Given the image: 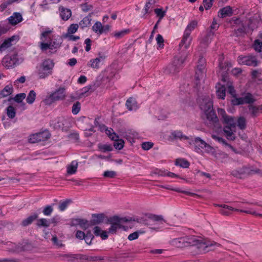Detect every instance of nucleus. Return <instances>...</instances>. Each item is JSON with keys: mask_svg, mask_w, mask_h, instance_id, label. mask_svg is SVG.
<instances>
[{"mask_svg": "<svg viewBox=\"0 0 262 262\" xmlns=\"http://www.w3.org/2000/svg\"><path fill=\"white\" fill-rule=\"evenodd\" d=\"M206 119L210 122L215 123L218 122V118L213 108L204 112Z\"/></svg>", "mask_w": 262, "mask_h": 262, "instance_id": "393cba45", "label": "nucleus"}, {"mask_svg": "<svg viewBox=\"0 0 262 262\" xmlns=\"http://www.w3.org/2000/svg\"><path fill=\"white\" fill-rule=\"evenodd\" d=\"M219 206L223 208L220 210V213L224 215H229L230 214V211H239L241 212H244L246 213L250 214L256 216H262V214L257 213L254 211H252L250 210H244L242 209H235L232 207L228 206L227 205H220Z\"/></svg>", "mask_w": 262, "mask_h": 262, "instance_id": "f8f14e48", "label": "nucleus"}, {"mask_svg": "<svg viewBox=\"0 0 262 262\" xmlns=\"http://www.w3.org/2000/svg\"><path fill=\"white\" fill-rule=\"evenodd\" d=\"M18 59L17 54L6 55L2 59V63L7 69L14 68L18 63Z\"/></svg>", "mask_w": 262, "mask_h": 262, "instance_id": "2eb2a0df", "label": "nucleus"}, {"mask_svg": "<svg viewBox=\"0 0 262 262\" xmlns=\"http://www.w3.org/2000/svg\"><path fill=\"white\" fill-rule=\"evenodd\" d=\"M65 97L66 89L63 87H60L46 98L45 102L46 104L50 105L55 101L63 100Z\"/></svg>", "mask_w": 262, "mask_h": 262, "instance_id": "9b49d317", "label": "nucleus"}, {"mask_svg": "<svg viewBox=\"0 0 262 262\" xmlns=\"http://www.w3.org/2000/svg\"><path fill=\"white\" fill-rule=\"evenodd\" d=\"M19 39V36L13 35L5 39L3 43L0 45V52L4 51L7 49L11 47L13 45L15 44Z\"/></svg>", "mask_w": 262, "mask_h": 262, "instance_id": "a211bd4d", "label": "nucleus"}, {"mask_svg": "<svg viewBox=\"0 0 262 262\" xmlns=\"http://www.w3.org/2000/svg\"><path fill=\"white\" fill-rule=\"evenodd\" d=\"M219 113L222 115L224 122L226 125L231 126L233 128H236V124L234 117L227 115L226 112L223 109H220Z\"/></svg>", "mask_w": 262, "mask_h": 262, "instance_id": "aec40b11", "label": "nucleus"}, {"mask_svg": "<svg viewBox=\"0 0 262 262\" xmlns=\"http://www.w3.org/2000/svg\"><path fill=\"white\" fill-rule=\"evenodd\" d=\"M51 225V222L49 220L45 218H41L37 220L36 225L39 227L48 228Z\"/></svg>", "mask_w": 262, "mask_h": 262, "instance_id": "f704fd0d", "label": "nucleus"}, {"mask_svg": "<svg viewBox=\"0 0 262 262\" xmlns=\"http://www.w3.org/2000/svg\"><path fill=\"white\" fill-rule=\"evenodd\" d=\"M235 130L236 128H233L232 126L229 125H225L223 129L227 138L231 140H234L235 139V137L234 135Z\"/></svg>", "mask_w": 262, "mask_h": 262, "instance_id": "5701e85b", "label": "nucleus"}, {"mask_svg": "<svg viewBox=\"0 0 262 262\" xmlns=\"http://www.w3.org/2000/svg\"><path fill=\"white\" fill-rule=\"evenodd\" d=\"M200 109L204 112L213 108L212 102L209 97H204L200 102Z\"/></svg>", "mask_w": 262, "mask_h": 262, "instance_id": "412c9836", "label": "nucleus"}, {"mask_svg": "<svg viewBox=\"0 0 262 262\" xmlns=\"http://www.w3.org/2000/svg\"><path fill=\"white\" fill-rule=\"evenodd\" d=\"M211 137L215 140L219 142L222 143L223 145H224L226 146H229L231 149H233V147L231 145L229 144L226 142V141L225 139H224L223 138L219 137L218 136L215 135H212L211 136Z\"/></svg>", "mask_w": 262, "mask_h": 262, "instance_id": "09e8293b", "label": "nucleus"}, {"mask_svg": "<svg viewBox=\"0 0 262 262\" xmlns=\"http://www.w3.org/2000/svg\"><path fill=\"white\" fill-rule=\"evenodd\" d=\"M13 92V88L11 85H6L0 92L5 95V97H7L11 95Z\"/></svg>", "mask_w": 262, "mask_h": 262, "instance_id": "37998d69", "label": "nucleus"}, {"mask_svg": "<svg viewBox=\"0 0 262 262\" xmlns=\"http://www.w3.org/2000/svg\"><path fill=\"white\" fill-rule=\"evenodd\" d=\"M219 15L221 17L224 18L228 16H231L233 14L232 9L230 6H227L220 9Z\"/></svg>", "mask_w": 262, "mask_h": 262, "instance_id": "c85d7f7f", "label": "nucleus"}, {"mask_svg": "<svg viewBox=\"0 0 262 262\" xmlns=\"http://www.w3.org/2000/svg\"><path fill=\"white\" fill-rule=\"evenodd\" d=\"M255 101V99L253 95L250 93H247L243 97L233 98L231 100V104L233 105H239L245 103L251 104L254 103Z\"/></svg>", "mask_w": 262, "mask_h": 262, "instance_id": "ddd939ff", "label": "nucleus"}, {"mask_svg": "<svg viewBox=\"0 0 262 262\" xmlns=\"http://www.w3.org/2000/svg\"><path fill=\"white\" fill-rule=\"evenodd\" d=\"M125 105L127 108L130 111L136 110L138 108L136 100L133 97H129L126 100Z\"/></svg>", "mask_w": 262, "mask_h": 262, "instance_id": "a878e982", "label": "nucleus"}, {"mask_svg": "<svg viewBox=\"0 0 262 262\" xmlns=\"http://www.w3.org/2000/svg\"><path fill=\"white\" fill-rule=\"evenodd\" d=\"M164 189H168V190H171L179 192H182L183 193H184L185 194L190 195V196H194V195H196L195 193H194L192 192H190L186 191H181L179 189L171 188L169 187V185H165Z\"/></svg>", "mask_w": 262, "mask_h": 262, "instance_id": "6e6d98bb", "label": "nucleus"}, {"mask_svg": "<svg viewBox=\"0 0 262 262\" xmlns=\"http://www.w3.org/2000/svg\"><path fill=\"white\" fill-rule=\"evenodd\" d=\"M105 133L111 140H115V138H119V136L113 131L112 128L106 129Z\"/></svg>", "mask_w": 262, "mask_h": 262, "instance_id": "13d9d810", "label": "nucleus"}, {"mask_svg": "<svg viewBox=\"0 0 262 262\" xmlns=\"http://www.w3.org/2000/svg\"><path fill=\"white\" fill-rule=\"evenodd\" d=\"M79 223L80 227L83 230H86L89 227H91L90 225V221L89 222L88 220L85 219H81Z\"/></svg>", "mask_w": 262, "mask_h": 262, "instance_id": "bf43d9fd", "label": "nucleus"}, {"mask_svg": "<svg viewBox=\"0 0 262 262\" xmlns=\"http://www.w3.org/2000/svg\"><path fill=\"white\" fill-rule=\"evenodd\" d=\"M79 28V25L77 24H71L67 29V32L64 35L73 34L77 32Z\"/></svg>", "mask_w": 262, "mask_h": 262, "instance_id": "c03bdc74", "label": "nucleus"}, {"mask_svg": "<svg viewBox=\"0 0 262 262\" xmlns=\"http://www.w3.org/2000/svg\"><path fill=\"white\" fill-rule=\"evenodd\" d=\"M92 30L95 32L99 34H103L102 25L99 21H97L93 26Z\"/></svg>", "mask_w": 262, "mask_h": 262, "instance_id": "de8ad7c7", "label": "nucleus"}, {"mask_svg": "<svg viewBox=\"0 0 262 262\" xmlns=\"http://www.w3.org/2000/svg\"><path fill=\"white\" fill-rule=\"evenodd\" d=\"M191 39L190 35H187L186 33H184L182 39L179 44L180 52L179 55H183L185 52L188 54L186 50L189 47Z\"/></svg>", "mask_w": 262, "mask_h": 262, "instance_id": "f3484780", "label": "nucleus"}, {"mask_svg": "<svg viewBox=\"0 0 262 262\" xmlns=\"http://www.w3.org/2000/svg\"><path fill=\"white\" fill-rule=\"evenodd\" d=\"M232 66L231 62L224 61L223 55H221L219 58V74L221 76V80L226 82L228 79V75L230 68Z\"/></svg>", "mask_w": 262, "mask_h": 262, "instance_id": "0eeeda50", "label": "nucleus"}, {"mask_svg": "<svg viewBox=\"0 0 262 262\" xmlns=\"http://www.w3.org/2000/svg\"><path fill=\"white\" fill-rule=\"evenodd\" d=\"M230 23L233 27H236L238 25H240L243 22L237 17H233L230 20Z\"/></svg>", "mask_w": 262, "mask_h": 262, "instance_id": "4d7b16f0", "label": "nucleus"}, {"mask_svg": "<svg viewBox=\"0 0 262 262\" xmlns=\"http://www.w3.org/2000/svg\"><path fill=\"white\" fill-rule=\"evenodd\" d=\"M171 137L174 139L187 140L188 137L183 134L180 130H174L171 133Z\"/></svg>", "mask_w": 262, "mask_h": 262, "instance_id": "473e14b6", "label": "nucleus"}, {"mask_svg": "<svg viewBox=\"0 0 262 262\" xmlns=\"http://www.w3.org/2000/svg\"><path fill=\"white\" fill-rule=\"evenodd\" d=\"M98 148L99 150L103 152L111 151L113 150V148L111 144L99 143L98 145Z\"/></svg>", "mask_w": 262, "mask_h": 262, "instance_id": "c9c22d12", "label": "nucleus"}, {"mask_svg": "<svg viewBox=\"0 0 262 262\" xmlns=\"http://www.w3.org/2000/svg\"><path fill=\"white\" fill-rule=\"evenodd\" d=\"M6 113L9 118L13 119L16 116V109L13 106L9 105L6 108Z\"/></svg>", "mask_w": 262, "mask_h": 262, "instance_id": "58836bf2", "label": "nucleus"}, {"mask_svg": "<svg viewBox=\"0 0 262 262\" xmlns=\"http://www.w3.org/2000/svg\"><path fill=\"white\" fill-rule=\"evenodd\" d=\"M52 32V31L49 29L43 32L40 35V39L42 40L40 42L39 48L42 51H46L47 50H54L59 48L62 43V39L60 38H49V40L46 39Z\"/></svg>", "mask_w": 262, "mask_h": 262, "instance_id": "7ed1b4c3", "label": "nucleus"}, {"mask_svg": "<svg viewBox=\"0 0 262 262\" xmlns=\"http://www.w3.org/2000/svg\"><path fill=\"white\" fill-rule=\"evenodd\" d=\"M22 20L23 17L21 14L18 12H14L12 16L9 17V23H8L9 25L10 24L15 25L21 21Z\"/></svg>", "mask_w": 262, "mask_h": 262, "instance_id": "b1692460", "label": "nucleus"}, {"mask_svg": "<svg viewBox=\"0 0 262 262\" xmlns=\"http://www.w3.org/2000/svg\"><path fill=\"white\" fill-rule=\"evenodd\" d=\"M132 221L149 226L150 229L154 230H158L160 228L159 227H156V225H163L166 222L162 215L153 214H146L145 217L132 219Z\"/></svg>", "mask_w": 262, "mask_h": 262, "instance_id": "f03ea898", "label": "nucleus"}, {"mask_svg": "<svg viewBox=\"0 0 262 262\" xmlns=\"http://www.w3.org/2000/svg\"><path fill=\"white\" fill-rule=\"evenodd\" d=\"M234 34L236 36L244 35L246 33V26L243 23L240 25H238L234 28Z\"/></svg>", "mask_w": 262, "mask_h": 262, "instance_id": "cd10ccee", "label": "nucleus"}, {"mask_svg": "<svg viewBox=\"0 0 262 262\" xmlns=\"http://www.w3.org/2000/svg\"><path fill=\"white\" fill-rule=\"evenodd\" d=\"M91 19V15L90 14L87 16L84 17L79 23V26L83 29L84 28L90 26Z\"/></svg>", "mask_w": 262, "mask_h": 262, "instance_id": "7c9ffc66", "label": "nucleus"}, {"mask_svg": "<svg viewBox=\"0 0 262 262\" xmlns=\"http://www.w3.org/2000/svg\"><path fill=\"white\" fill-rule=\"evenodd\" d=\"M197 25V22L196 21H191L188 25L187 26L184 33H186L187 35H190L192 30L194 29L195 27Z\"/></svg>", "mask_w": 262, "mask_h": 262, "instance_id": "a19ab883", "label": "nucleus"}, {"mask_svg": "<svg viewBox=\"0 0 262 262\" xmlns=\"http://www.w3.org/2000/svg\"><path fill=\"white\" fill-rule=\"evenodd\" d=\"M117 175V173L114 171L107 170L104 172L103 176L105 178H113Z\"/></svg>", "mask_w": 262, "mask_h": 262, "instance_id": "338daca9", "label": "nucleus"}, {"mask_svg": "<svg viewBox=\"0 0 262 262\" xmlns=\"http://www.w3.org/2000/svg\"><path fill=\"white\" fill-rule=\"evenodd\" d=\"M249 110L252 117H255L259 111L258 106L250 105L248 106Z\"/></svg>", "mask_w": 262, "mask_h": 262, "instance_id": "052dcab7", "label": "nucleus"}, {"mask_svg": "<svg viewBox=\"0 0 262 262\" xmlns=\"http://www.w3.org/2000/svg\"><path fill=\"white\" fill-rule=\"evenodd\" d=\"M214 35V33L213 31L208 30L206 34L200 40V47L204 49L207 48L211 42Z\"/></svg>", "mask_w": 262, "mask_h": 262, "instance_id": "6ab92c4d", "label": "nucleus"}, {"mask_svg": "<svg viewBox=\"0 0 262 262\" xmlns=\"http://www.w3.org/2000/svg\"><path fill=\"white\" fill-rule=\"evenodd\" d=\"M36 98V93L33 90L30 91L27 98L26 101L29 104H32Z\"/></svg>", "mask_w": 262, "mask_h": 262, "instance_id": "8fccbe9b", "label": "nucleus"}, {"mask_svg": "<svg viewBox=\"0 0 262 262\" xmlns=\"http://www.w3.org/2000/svg\"><path fill=\"white\" fill-rule=\"evenodd\" d=\"M71 202L70 200H67L60 203L58 206V208L61 211H63L67 208L69 203Z\"/></svg>", "mask_w": 262, "mask_h": 262, "instance_id": "e2e57ef3", "label": "nucleus"}, {"mask_svg": "<svg viewBox=\"0 0 262 262\" xmlns=\"http://www.w3.org/2000/svg\"><path fill=\"white\" fill-rule=\"evenodd\" d=\"M105 58V56L101 55L100 53H99V57L96 58L95 59L90 60V61L88 63L87 66L93 69H98L100 67V62L101 61H103Z\"/></svg>", "mask_w": 262, "mask_h": 262, "instance_id": "4be33fe9", "label": "nucleus"}, {"mask_svg": "<svg viewBox=\"0 0 262 262\" xmlns=\"http://www.w3.org/2000/svg\"><path fill=\"white\" fill-rule=\"evenodd\" d=\"M109 219L104 213H94L92 214V219L90 220V225L95 226L99 225L102 223L107 222V220Z\"/></svg>", "mask_w": 262, "mask_h": 262, "instance_id": "dca6fc26", "label": "nucleus"}, {"mask_svg": "<svg viewBox=\"0 0 262 262\" xmlns=\"http://www.w3.org/2000/svg\"><path fill=\"white\" fill-rule=\"evenodd\" d=\"M156 40L159 48H162L164 46V39L161 34H158Z\"/></svg>", "mask_w": 262, "mask_h": 262, "instance_id": "774afa93", "label": "nucleus"}, {"mask_svg": "<svg viewBox=\"0 0 262 262\" xmlns=\"http://www.w3.org/2000/svg\"><path fill=\"white\" fill-rule=\"evenodd\" d=\"M237 125L241 130H244L246 128V121L244 117H240L237 120Z\"/></svg>", "mask_w": 262, "mask_h": 262, "instance_id": "a18cd8bd", "label": "nucleus"}, {"mask_svg": "<svg viewBox=\"0 0 262 262\" xmlns=\"http://www.w3.org/2000/svg\"><path fill=\"white\" fill-rule=\"evenodd\" d=\"M81 109V104L79 101L74 103L72 107V113L74 115H77Z\"/></svg>", "mask_w": 262, "mask_h": 262, "instance_id": "603ef678", "label": "nucleus"}, {"mask_svg": "<svg viewBox=\"0 0 262 262\" xmlns=\"http://www.w3.org/2000/svg\"><path fill=\"white\" fill-rule=\"evenodd\" d=\"M205 69H200L196 68L195 70V79L196 81H199L202 79L204 74Z\"/></svg>", "mask_w": 262, "mask_h": 262, "instance_id": "864d4df0", "label": "nucleus"}, {"mask_svg": "<svg viewBox=\"0 0 262 262\" xmlns=\"http://www.w3.org/2000/svg\"><path fill=\"white\" fill-rule=\"evenodd\" d=\"M132 221V217H120L117 215H114L109 217L106 224H111L108 229V232L111 234H115L118 229L124 228L122 223L129 222Z\"/></svg>", "mask_w": 262, "mask_h": 262, "instance_id": "39448f33", "label": "nucleus"}, {"mask_svg": "<svg viewBox=\"0 0 262 262\" xmlns=\"http://www.w3.org/2000/svg\"><path fill=\"white\" fill-rule=\"evenodd\" d=\"M38 217V214L36 213H34L31 215L28 216L27 218L24 219L21 222V225L24 227L27 226L32 223V222L36 220Z\"/></svg>", "mask_w": 262, "mask_h": 262, "instance_id": "c756f323", "label": "nucleus"}, {"mask_svg": "<svg viewBox=\"0 0 262 262\" xmlns=\"http://www.w3.org/2000/svg\"><path fill=\"white\" fill-rule=\"evenodd\" d=\"M187 57V53L183 55H178L174 56L172 63L169 64L164 69L166 74H176L178 73L183 67V64Z\"/></svg>", "mask_w": 262, "mask_h": 262, "instance_id": "20e7f679", "label": "nucleus"}, {"mask_svg": "<svg viewBox=\"0 0 262 262\" xmlns=\"http://www.w3.org/2000/svg\"><path fill=\"white\" fill-rule=\"evenodd\" d=\"M77 169V163L74 164V162L73 161L71 164L67 167V173L69 174H72L75 173Z\"/></svg>", "mask_w": 262, "mask_h": 262, "instance_id": "49530a36", "label": "nucleus"}, {"mask_svg": "<svg viewBox=\"0 0 262 262\" xmlns=\"http://www.w3.org/2000/svg\"><path fill=\"white\" fill-rule=\"evenodd\" d=\"M193 143L195 145V150L199 154L202 152L201 149H204L205 151L208 154L213 155L215 152L213 147L207 144L200 137L195 138Z\"/></svg>", "mask_w": 262, "mask_h": 262, "instance_id": "1a4fd4ad", "label": "nucleus"}, {"mask_svg": "<svg viewBox=\"0 0 262 262\" xmlns=\"http://www.w3.org/2000/svg\"><path fill=\"white\" fill-rule=\"evenodd\" d=\"M14 3V0H6L4 1L0 5V11H4L8 6Z\"/></svg>", "mask_w": 262, "mask_h": 262, "instance_id": "5fc2aeb1", "label": "nucleus"}, {"mask_svg": "<svg viewBox=\"0 0 262 262\" xmlns=\"http://www.w3.org/2000/svg\"><path fill=\"white\" fill-rule=\"evenodd\" d=\"M171 244L177 247L192 246L198 249V252L205 253L209 251L215 250L221 245L214 242L206 241L196 236L185 237L173 239Z\"/></svg>", "mask_w": 262, "mask_h": 262, "instance_id": "f257e3e1", "label": "nucleus"}, {"mask_svg": "<svg viewBox=\"0 0 262 262\" xmlns=\"http://www.w3.org/2000/svg\"><path fill=\"white\" fill-rule=\"evenodd\" d=\"M226 88L225 85L219 84L216 90V95L219 98L224 99L226 96Z\"/></svg>", "mask_w": 262, "mask_h": 262, "instance_id": "72a5a7b5", "label": "nucleus"}, {"mask_svg": "<svg viewBox=\"0 0 262 262\" xmlns=\"http://www.w3.org/2000/svg\"><path fill=\"white\" fill-rule=\"evenodd\" d=\"M205 59L203 56H200L196 68L200 69H205Z\"/></svg>", "mask_w": 262, "mask_h": 262, "instance_id": "0e129e2a", "label": "nucleus"}, {"mask_svg": "<svg viewBox=\"0 0 262 262\" xmlns=\"http://www.w3.org/2000/svg\"><path fill=\"white\" fill-rule=\"evenodd\" d=\"M60 16L62 20H68L72 15V12L70 9L66 8L63 7L60 8Z\"/></svg>", "mask_w": 262, "mask_h": 262, "instance_id": "bb28decb", "label": "nucleus"}, {"mask_svg": "<svg viewBox=\"0 0 262 262\" xmlns=\"http://www.w3.org/2000/svg\"><path fill=\"white\" fill-rule=\"evenodd\" d=\"M129 29H124L120 31L115 32L112 33L116 39H119L128 34L130 32Z\"/></svg>", "mask_w": 262, "mask_h": 262, "instance_id": "e433bc0d", "label": "nucleus"}, {"mask_svg": "<svg viewBox=\"0 0 262 262\" xmlns=\"http://www.w3.org/2000/svg\"><path fill=\"white\" fill-rule=\"evenodd\" d=\"M50 138V134L47 130L39 132L32 135L29 138V142L31 143H35L41 141H45Z\"/></svg>", "mask_w": 262, "mask_h": 262, "instance_id": "4468645a", "label": "nucleus"}, {"mask_svg": "<svg viewBox=\"0 0 262 262\" xmlns=\"http://www.w3.org/2000/svg\"><path fill=\"white\" fill-rule=\"evenodd\" d=\"M54 66V63L52 60L50 59L45 60L42 62L41 68L38 72L39 78H45L50 75H51Z\"/></svg>", "mask_w": 262, "mask_h": 262, "instance_id": "6e6552de", "label": "nucleus"}, {"mask_svg": "<svg viewBox=\"0 0 262 262\" xmlns=\"http://www.w3.org/2000/svg\"><path fill=\"white\" fill-rule=\"evenodd\" d=\"M252 47L256 52H261L262 51V42L259 39L255 40L252 45Z\"/></svg>", "mask_w": 262, "mask_h": 262, "instance_id": "79ce46f5", "label": "nucleus"}, {"mask_svg": "<svg viewBox=\"0 0 262 262\" xmlns=\"http://www.w3.org/2000/svg\"><path fill=\"white\" fill-rule=\"evenodd\" d=\"M53 211V208L52 206H46L42 210V213L45 215L50 216Z\"/></svg>", "mask_w": 262, "mask_h": 262, "instance_id": "680f3d73", "label": "nucleus"}, {"mask_svg": "<svg viewBox=\"0 0 262 262\" xmlns=\"http://www.w3.org/2000/svg\"><path fill=\"white\" fill-rule=\"evenodd\" d=\"M113 140L114 141L113 146L116 149L121 150L123 148L124 145L123 140L115 138V140Z\"/></svg>", "mask_w": 262, "mask_h": 262, "instance_id": "4c0bfd02", "label": "nucleus"}, {"mask_svg": "<svg viewBox=\"0 0 262 262\" xmlns=\"http://www.w3.org/2000/svg\"><path fill=\"white\" fill-rule=\"evenodd\" d=\"M261 170L258 168H253L247 166H243L241 168H238L232 170L231 174L233 177L243 179L247 176L252 175L255 173H260Z\"/></svg>", "mask_w": 262, "mask_h": 262, "instance_id": "423d86ee", "label": "nucleus"}, {"mask_svg": "<svg viewBox=\"0 0 262 262\" xmlns=\"http://www.w3.org/2000/svg\"><path fill=\"white\" fill-rule=\"evenodd\" d=\"M239 64L246 65L250 67H257L259 61L257 59V56L252 54H248L247 55H240L237 58Z\"/></svg>", "mask_w": 262, "mask_h": 262, "instance_id": "9d476101", "label": "nucleus"}, {"mask_svg": "<svg viewBox=\"0 0 262 262\" xmlns=\"http://www.w3.org/2000/svg\"><path fill=\"white\" fill-rule=\"evenodd\" d=\"M26 97L25 93H19L17 94L15 97L14 98V100L15 102L17 103H20L23 101V99H24Z\"/></svg>", "mask_w": 262, "mask_h": 262, "instance_id": "69168bd1", "label": "nucleus"}, {"mask_svg": "<svg viewBox=\"0 0 262 262\" xmlns=\"http://www.w3.org/2000/svg\"><path fill=\"white\" fill-rule=\"evenodd\" d=\"M175 164L183 168H188L190 165L189 162L184 159H177Z\"/></svg>", "mask_w": 262, "mask_h": 262, "instance_id": "ea45409f", "label": "nucleus"}, {"mask_svg": "<svg viewBox=\"0 0 262 262\" xmlns=\"http://www.w3.org/2000/svg\"><path fill=\"white\" fill-rule=\"evenodd\" d=\"M157 2V0H147L145 6V13H150L152 11Z\"/></svg>", "mask_w": 262, "mask_h": 262, "instance_id": "2f4dec72", "label": "nucleus"}, {"mask_svg": "<svg viewBox=\"0 0 262 262\" xmlns=\"http://www.w3.org/2000/svg\"><path fill=\"white\" fill-rule=\"evenodd\" d=\"M94 238V236L93 235L91 231L89 230L86 233H85V237L84 239L88 245H91L92 244V241Z\"/></svg>", "mask_w": 262, "mask_h": 262, "instance_id": "3c124183", "label": "nucleus"}]
</instances>
